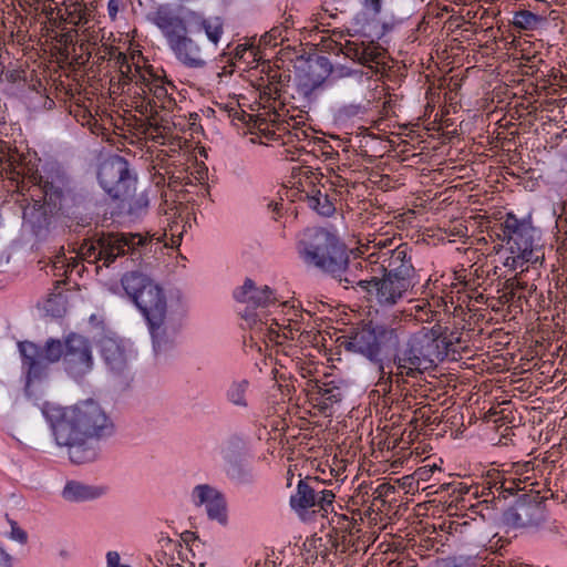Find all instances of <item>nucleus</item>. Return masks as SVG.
I'll list each match as a JSON object with an SVG mask.
<instances>
[{
	"label": "nucleus",
	"mask_w": 567,
	"mask_h": 567,
	"mask_svg": "<svg viewBox=\"0 0 567 567\" xmlns=\"http://www.w3.org/2000/svg\"><path fill=\"white\" fill-rule=\"evenodd\" d=\"M522 59L525 61L522 64H536V65H538V63L543 62L542 58L538 54H533L530 56L523 55Z\"/></svg>",
	"instance_id": "nucleus-47"
},
{
	"label": "nucleus",
	"mask_w": 567,
	"mask_h": 567,
	"mask_svg": "<svg viewBox=\"0 0 567 567\" xmlns=\"http://www.w3.org/2000/svg\"><path fill=\"white\" fill-rule=\"evenodd\" d=\"M507 520L517 527L536 525L543 517L537 503H519L507 513Z\"/></svg>",
	"instance_id": "nucleus-22"
},
{
	"label": "nucleus",
	"mask_w": 567,
	"mask_h": 567,
	"mask_svg": "<svg viewBox=\"0 0 567 567\" xmlns=\"http://www.w3.org/2000/svg\"><path fill=\"white\" fill-rule=\"evenodd\" d=\"M332 522H334L341 530L348 532L351 535L359 530L357 529V522L347 515L334 514Z\"/></svg>",
	"instance_id": "nucleus-40"
},
{
	"label": "nucleus",
	"mask_w": 567,
	"mask_h": 567,
	"mask_svg": "<svg viewBox=\"0 0 567 567\" xmlns=\"http://www.w3.org/2000/svg\"><path fill=\"white\" fill-rule=\"evenodd\" d=\"M154 239L133 233H106L85 239L79 249L81 257L91 264L102 262L109 267L117 257L128 255L133 261H141L143 255L151 251L148 246Z\"/></svg>",
	"instance_id": "nucleus-4"
},
{
	"label": "nucleus",
	"mask_w": 567,
	"mask_h": 567,
	"mask_svg": "<svg viewBox=\"0 0 567 567\" xmlns=\"http://www.w3.org/2000/svg\"><path fill=\"white\" fill-rule=\"evenodd\" d=\"M394 239H381L372 246L367 247L371 250L374 271L371 278L386 275L391 278L405 281L415 286L416 270L412 262L411 249L408 244H399L392 247Z\"/></svg>",
	"instance_id": "nucleus-9"
},
{
	"label": "nucleus",
	"mask_w": 567,
	"mask_h": 567,
	"mask_svg": "<svg viewBox=\"0 0 567 567\" xmlns=\"http://www.w3.org/2000/svg\"><path fill=\"white\" fill-rule=\"evenodd\" d=\"M122 286L147 319L154 346H159L166 338L167 303L163 289L140 272L125 275Z\"/></svg>",
	"instance_id": "nucleus-3"
},
{
	"label": "nucleus",
	"mask_w": 567,
	"mask_h": 567,
	"mask_svg": "<svg viewBox=\"0 0 567 567\" xmlns=\"http://www.w3.org/2000/svg\"><path fill=\"white\" fill-rule=\"evenodd\" d=\"M374 329L379 355H383V359L390 352L394 354L400 351L402 341L408 337V330L401 322L377 323Z\"/></svg>",
	"instance_id": "nucleus-19"
},
{
	"label": "nucleus",
	"mask_w": 567,
	"mask_h": 567,
	"mask_svg": "<svg viewBox=\"0 0 567 567\" xmlns=\"http://www.w3.org/2000/svg\"><path fill=\"white\" fill-rule=\"evenodd\" d=\"M333 499V492L323 488L318 477L307 476L299 481L296 494L290 497V505L296 512H306L315 507L327 511Z\"/></svg>",
	"instance_id": "nucleus-11"
},
{
	"label": "nucleus",
	"mask_w": 567,
	"mask_h": 567,
	"mask_svg": "<svg viewBox=\"0 0 567 567\" xmlns=\"http://www.w3.org/2000/svg\"><path fill=\"white\" fill-rule=\"evenodd\" d=\"M96 62L102 63L105 60H114L116 62V53H122L117 48L102 43L95 47L93 51Z\"/></svg>",
	"instance_id": "nucleus-39"
},
{
	"label": "nucleus",
	"mask_w": 567,
	"mask_h": 567,
	"mask_svg": "<svg viewBox=\"0 0 567 567\" xmlns=\"http://www.w3.org/2000/svg\"><path fill=\"white\" fill-rule=\"evenodd\" d=\"M501 227L502 235L498 236L506 244L507 255L503 262L506 268L524 271L528 264H535L543 257L536 239L537 231L529 221L507 214Z\"/></svg>",
	"instance_id": "nucleus-7"
},
{
	"label": "nucleus",
	"mask_w": 567,
	"mask_h": 567,
	"mask_svg": "<svg viewBox=\"0 0 567 567\" xmlns=\"http://www.w3.org/2000/svg\"><path fill=\"white\" fill-rule=\"evenodd\" d=\"M64 352L65 344H63L60 340H49L44 351L42 352V358L48 362H56L62 357L64 358Z\"/></svg>",
	"instance_id": "nucleus-35"
},
{
	"label": "nucleus",
	"mask_w": 567,
	"mask_h": 567,
	"mask_svg": "<svg viewBox=\"0 0 567 567\" xmlns=\"http://www.w3.org/2000/svg\"><path fill=\"white\" fill-rule=\"evenodd\" d=\"M100 348L102 357L111 369L121 370L124 368L126 362L125 353L118 341L113 338H103L100 341Z\"/></svg>",
	"instance_id": "nucleus-26"
},
{
	"label": "nucleus",
	"mask_w": 567,
	"mask_h": 567,
	"mask_svg": "<svg viewBox=\"0 0 567 567\" xmlns=\"http://www.w3.org/2000/svg\"><path fill=\"white\" fill-rule=\"evenodd\" d=\"M411 315L419 322H431L435 315V311L431 309V305L427 300H419L416 305L411 308Z\"/></svg>",
	"instance_id": "nucleus-36"
},
{
	"label": "nucleus",
	"mask_w": 567,
	"mask_h": 567,
	"mask_svg": "<svg viewBox=\"0 0 567 567\" xmlns=\"http://www.w3.org/2000/svg\"><path fill=\"white\" fill-rule=\"evenodd\" d=\"M388 52L378 42H364L360 64L373 70L375 73L385 69Z\"/></svg>",
	"instance_id": "nucleus-23"
},
{
	"label": "nucleus",
	"mask_w": 567,
	"mask_h": 567,
	"mask_svg": "<svg viewBox=\"0 0 567 567\" xmlns=\"http://www.w3.org/2000/svg\"><path fill=\"white\" fill-rule=\"evenodd\" d=\"M2 168L1 174L7 179L16 183L17 190L21 195L30 193L32 186L41 182V175L38 171L33 169L28 163L21 161L19 156H9L1 161Z\"/></svg>",
	"instance_id": "nucleus-15"
},
{
	"label": "nucleus",
	"mask_w": 567,
	"mask_h": 567,
	"mask_svg": "<svg viewBox=\"0 0 567 567\" xmlns=\"http://www.w3.org/2000/svg\"><path fill=\"white\" fill-rule=\"evenodd\" d=\"M268 208L271 209L274 213H279L280 208H281V203H278V202H270L268 204Z\"/></svg>",
	"instance_id": "nucleus-52"
},
{
	"label": "nucleus",
	"mask_w": 567,
	"mask_h": 567,
	"mask_svg": "<svg viewBox=\"0 0 567 567\" xmlns=\"http://www.w3.org/2000/svg\"><path fill=\"white\" fill-rule=\"evenodd\" d=\"M363 43L364 42L346 41L344 44H340V52L344 56H347L360 64V58L362 55Z\"/></svg>",
	"instance_id": "nucleus-38"
},
{
	"label": "nucleus",
	"mask_w": 567,
	"mask_h": 567,
	"mask_svg": "<svg viewBox=\"0 0 567 567\" xmlns=\"http://www.w3.org/2000/svg\"><path fill=\"white\" fill-rule=\"evenodd\" d=\"M133 78L132 83L140 87L143 95H147L148 84L152 82L151 79H157L158 76L152 70H143L141 66L135 65Z\"/></svg>",
	"instance_id": "nucleus-33"
},
{
	"label": "nucleus",
	"mask_w": 567,
	"mask_h": 567,
	"mask_svg": "<svg viewBox=\"0 0 567 567\" xmlns=\"http://www.w3.org/2000/svg\"><path fill=\"white\" fill-rule=\"evenodd\" d=\"M64 363L73 375H82L92 368V352L89 341L82 336L71 334L65 340Z\"/></svg>",
	"instance_id": "nucleus-14"
},
{
	"label": "nucleus",
	"mask_w": 567,
	"mask_h": 567,
	"mask_svg": "<svg viewBox=\"0 0 567 567\" xmlns=\"http://www.w3.org/2000/svg\"><path fill=\"white\" fill-rule=\"evenodd\" d=\"M107 8H109L110 16L115 17V14L117 12V4H116L115 0H110Z\"/></svg>",
	"instance_id": "nucleus-50"
},
{
	"label": "nucleus",
	"mask_w": 567,
	"mask_h": 567,
	"mask_svg": "<svg viewBox=\"0 0 567 567\" xmlns=\"http://www.w3.org/2000/svg\"><path fill=\"white\" fill-rule=\"evenodd\" d=\"M280 34H281V30H280L279 28H274V29H271V30L269 31V33H268V34H266V35L264 37V41H265L266 43H268V42L270 43V41H271V40H275V41H276V40L278 39V37H280Z\"/></svg>",
	"instance_id": "nucleus-44"
},
{
	"label": "nucleus",
	"mask_w": 567,
	"mask_h": 567,
	"mask_svg": "<svg viewBox=\"0 0 567 567\" xmlns=\"http://www.w3.org/2000/svg\"><path fill=\"white\" fill-rule=\"evenodd\" d=\"M44 413L55 443L69 449L70 460L75 464L93 461L95 451L90 442L110 435L113 431L110 416L92 399L70 406L48 405Z\"/></svg>",
	"instance_id": "nucleus-1"
},
{
	"label": "nucleus",
	"mask_w": 567,
	"mask_h": 567,
	"mask_svg": "<svg viewBox=\"0 0 567 567\" xmlns=\"http://www.w3.org/2000/svg\"><path fill=\"white\" fill-rule=\"evenodd\" d=\"M346 251L337 236L324 228L307 229L298 244V252L305 264L327 274L341 269Z\"/></svg>",
	"instance_id": "nucleus-8"
},
{
	"label": "nucleus",
	"mask_w": 567,
	"mask_h": 567,
	"mask_svg": "<svg viewBox=\"0 0 567 567\" xmlns=\"http://www.w3.org/2000/svg\"><path fill=\"white\" fill-rule=\"evenodd\" d=\"M371 256V250L368 251L367 257L349 259L348 252L346 251L344 264L338 272H329L334 278H338L340 282H344V288L353 287L354 285L361 287L364 291L368 290L369 285L373 281L372 271H374Z\"/></svg>",
	"instance_id": "nucleus-12"
},
{
	"label": "nucleus",
	"mask_w": 567,
	"mask_h": 567,
	"mask_svg": "<svg viewBox=\"0 0 567 567\" xmlns=\"http://www.w3.org/2000/svg\"><path fill=\"white\" fill-rule=\"evenodd\" d=\"M443 328L434 324L432 328H422L409 337L405 347L392 357L396 372H392V382L400 386L404 377L415 378L433 363V355L436 353V341L442 337Z\"/></svg>",
	"instance_id": "nucleus-6"
},
{
	"label": "nucleus",
	"mask_w": 567,
	"mask_h": 567,
	"mask_svg": "<svg viewBox=\"0 0 567 567\" xmlns=\"http://www.w3.org/2000/svg\"><path fill=\"white\" fill-rule=\"evenodd\" d=\"M0 567H11V557L0 548Z\"/></svg>",
	"instance_id": "nucleus-46"
},
{
	"label": "nucleus",
	"mask_w": 567,
	"mask_h": 567,
	"mask_svg": "<svg viewBox=\"0 0 567 567\" xmlns=\"http://www.w3.org/2000/svg\"><path fill=\"white\" fill-rule=\"evenodd\" d=\"M343 338L344 341L342 344L346 350L361 354L373 363L380 374L378 384L384 392L390 391L392 385V371H384L383 355H379V348L377 346L374 324L368 323L362 327L352 328Z\"/></svg>",
	"instance_id": "nucleus-10"
},
{
	"label": "nucleus",
	"mask_w": 567,
	"mask_h": 567,
	"mask_svg": "<svg viewBox=\"0 0 567 567\" xmlns=\"http://www.w3.org/2000/svg\"><path fill=\"white\" fill-rule=\"evenodd\" d=\"M524 69V73L526 75H534L536 72H538V65L536 64H520Z\"/></svg>",
	"instance_id": "nucleus-48"
},
{
	"label": "nucleus",
	"mask_w": 567,
	"mask_h": 567,
	"mask_svg": "<svg viewBox=\"0 0 567 567\" xmlns=\"http://www.w3.org/2000/svg\"><path fill=\"white\" fill-rule=\"evenodd\" d=\"M30 193L37 194L41 200L43 199V204L51 209V213H56L64 207V203L70 192L62 177L56 176L52 179H43L41 176V182L37 183L35 186H32Z\"/></svg>",
	"instance_id": "nucleus-16"
},
{
	"label": "nucleus",
	"mask_w": 567,
	"mask_h": 567,
	"mask_svg": "<svg viewBox=\"0 0 567 567\" xmlns=\"http://www.w3.org/2000/svg\"><path fill=\"white\" fill-rule=\"evenodd\" d=\"M309 401L315 406L326 410L334 403L341 401L342 393L340 388L328 383H320L318 380H307L303 386Z\"/></svg>",
	"instance_id": "nucleus-21"
},
{
	"label": "nucleus",
	"mask_w": 567,
	"mask_h": 567,
	"mask_svg": "<svg viewBox=\"0 0 567 567\" xmlns=\"http://www.w3.org/2000/svg\"><path fill=\"white\" fill-rule=\"evenodd\" d=\"M247 50H248V49H247V47H245V45H241V44H240V45H237V48H236V53H235L236 58H238V59H243V58H244V53H245Z\"/></svg>",
	"instance_id": "nucleus-51"
},
{
	"label": "nucleus",
	"mask_w": 567,
	"mask_h": 567,
	"mask_svg": "<svg viewBox=\"0 0 567 567\" xmlns=\"http://www.w3.org/2000/svg\"><path fill=\"white\" fill-rule=\"evenodd\" d=\"M341 0H324L323 3H322V8L324 9V11L327 12H331L332 10H339V2Z\"/></svg>",
	"instance_id": "nucleus-43"
},
{
	"label": "nucleus",
	"mask_w": 567,
	"mask_h": 567,
	"mask_svg": "<svg viewBox=\"0 0 567 567\" xmlns=\"http://www.w3.org/2000/svg\"><path fill=\"white\" fill-rule=\"evenodd\" d=\"M284 337H285V338H291V339H292V338H293V337H292V329L290 328V329L288 330V333H287L286 331H284Z\"/></svg>",
	"instance_id": "nucleus-56"
},
{
	"label": "nucleus",
	"mask_w": 567,
	"mask_h": 567,
	"mask_svg": "<svg viewBox=\"0 0 567 567\" xmlns=\"http://www.w3.org/2000/svg\"><path fill=\"white\" fill-rule=\"evenodd\" d=\"M150 128L155 132V133H161V125L158 124H153V123H150Z\"/></svg>",
	"instance_id": "nucleus-54"
},
{
	"label": "nucleus",
	"mask_w": 567,
	"mask_h": 567,
	"mask_svg": "<svg viewBox=\"0 0 567 567\" xmlns=\"http://www.w3.org/2000/svg\"><path fill=\"white\" fill-rule=\"evenodd\" d=\"M505 491L513 493L515 489H519V485L515 483V481H504L503 485Z\"/></svg>",
	"instance_id": "nucleus-49"
},
{
	"label": "nucleus",
	"mask_w": 567,
	"mask_h": 567,
	"mask_svg": "<svg viewBox=\"0 0 567 567\" xmlns=\"http://www.w3.org/2000/svg\"><path fill=\"white\" fill-rule=\"evenodd\" d=\"M413 287L405 281L381 275L370 282L367 292L380 307L390 308L403 299Z\"/></svg>",
	"instance_id": "nucleus-13"
},
{
	"label": "nucleus",
	"mask_w": 567,
	"mask_h": 567,
	"mask_svg": "<svg viewBox=\"0 0 567 567\" xmlns=\"http://www.w3.org/2000/svg\"><path fill=\"white\" fill-rule=\"evenodd\" d=\"M9 524L11 526V538L19 542L20 544L27 543L28 535L21 527L18 526L17 522L9 519Z\"/></svg>",
	"instance_id": "nucleus-41"
},
{
	"label": "nucleus",
	"mask_w": 567,
	"mask_h": 567,
	"mask_svg": "<svg viewBox=\"0 0 567 567\" xmlns=\"http://www.w3.org/2000/svg\"><path fill=\"white\" fill-rule=\"evenodd\" d=\"M317 62L322 69L328 71V80L330 82H337L347 78L352 79L358 83L362 81L363 72L361 70L352 69L343 64L333 65L326 56H319Z\"/></svg>",
	"instance_id": "nucleus-25"
},
{
	"label": "nucleus",
	"mask_w": 567,
	"mask_h": 567,
	"mask_svg": "<svg viewBox=\"0 0 567 567\" xmlns=\"http://www.w3.org/2000/svg\"><path fill=\"white\" fill-rule=\"evenodd\" d=\"M516 467H517L516 473L522 474L523 473V468H526V471L528 470L529 463H526L524 465H517Z\"/></svg>",
	"instance_id": "nucleus-55"
},
{
	"label": "nucleus",
	"mask_w": 567,
	"mask_h": 567,
	"mask_svg": "<svg viewBox=\"0 0 567 567\" xmlns=\"http://www.w3.org/2000/svg\"><path fill=\"white\" fill-rule=\"evenodd\" d=\"M97 178L103 189L121 202V209L135 215L147 207V196L144 192H137V181L131 175L128 163L122 156L115 155L103 161Z\"/></svg>",
	"instance_id": "nucleus-5"
},
{
	"label": "nucleus",
	"mask_w": 567,
	"mask_h": 567,
	"mask_svg": "<svg viewBox=\"0 0 567 567\" xmlns=\"http://www.w3.org/2000/svg\"><path fill=\"white\" fill-rule=\"evenodd\" d=\"M234 297L251 308L267 307L276 301L274 291L268 286L257 287L249 278L234 292Z\"/></svg>",
	"instance_id": "nucleus-20"
},
{
	"label": "nucleus",
	"mask_w": 567,
	"mask_h": 567,
	"mask_svg": "<svg viewBox=\"0 0 567 567\" xmlns=\"http://www.w3.org/2000/svg\"><path fill=\"white\" fill-rule=\"evenodd\" d=\"M195 504L205 505L210 519L224 524L227 519L226 501L220 492L209 485H197L194 489Z\"/></svg>",
	"instance_id": "nucleus-18"
},
{
	"label": "nucleus",
	"mask_w": 567,
	"mask_h": 567,
	"mask_svg": "<svg viewBox=\"0 0 567 567\" xmlns=\"http://www.w3.org/2000/svg\"><path fill=\"white\" fill-rule=\"evenodd\" d=\"M103 494V488L82 484L80 482H68L63 488L64 499L70 502H83L94 499Z\"/></svg>",
	"instance_id": "nucleus-27"
},
{
	"label": "nucleus",
	"mask_w": 567,
	"mask_h": 567,
	"mask_svg": "<svg viewBox=\"0 0 567 567\" xmlns=\"http://www.w3.org/2000/svg\"><path fill=\"white\" fill-rule=\"evenodd\" d=\"M307 204L322 216H331L336 209L329 196L320 190H316L312 195H307Z\"/></svg>",
	"instance_id": "nucleus-30"
},
{
	"label": "nucleus",
	"mask_w": 567,
	"mask_h": 567,
	"mask_svg": "<svg viewBox=\"0 0 567 567\" xmlns=\"http://www.w3.org/2000/svg\"><path fill=\"white\" fill-rule=\"evenodd\" d=\"M78 35H79L78 30H71L70 32L62 34V38L60 41L63 42L64 44L73 43L74 37H78Z\"/></svg>",
	"instance_id": "nucleus-45"
},
{
	"label": "nucleus",
	"mask_w": 567,
	"mask_h": 567,
	"mask_svg": "<svg viewBox=\"0 0 567 567\" xmlns=\"http://www.w3.org/2000/svg\"><path fill=\"white\" fill-rule=\"evenodd\" d=\"M151 81L153 82H150L147 91V94H152L153 96L152 101L148 102L151 112L156 107L171 109L175 103L169 96L166 85L168 84L171 87H174V85L171 82H165L161 76L151 79Z\"/></svg>",
	"instance_id": "nucleus-24"
},
{
	"label": "nucleus",
	"mask_w": 567,
	"mask_h": 567,
	"mask_svg": "<svg viewBox=\"0 0 567 567\" xmlns=\"http://www.w3.org/2000/svg\"><path fill=\"white\" fill-rule=\"evenodd\" d=\"M443 567H461V566H458V565H456V564H446V565H444Z\"/></svg>",
	"instance_id": "nucleus-58"
},
{
	"label": "nucleus",
	"mask_w": 567,
	"mask_h": 567,
	"mask_svg": "<svg viewBox=\"0 0 567 567\" xmlns=\"http://www.w3.org/2000/svg\"><path fill=\"white\" fill-rule=\"evenodd\" d=\"M115 65L117 66L120 75H121L120 82L123 85L131 84L132 80H134V78H133L134 68L130 63L125 53H116Z\"/></svg>",
	"instance_id": "nucleus-32"
},
{
	"label": "nucleus",
	"mask_w": 567,
	"mask_h": 567,
	"mask_svg": "<svg viewBox=\"0 0 567 567\" xmlns=\"http://www.w3.org/2000/svg\"><path fill=\"white\" fill-rule=\"evenodd\" d=\"M154 23L162 31L176 60L188 69H204L215 55L224 33L219 18L197 17L192 22L164 8L156 11Z\"/></svg>",
	"instance_id": "nucleus-2"
},
{
	"label": "nucleus",
	"mask_w": 567,
	"mask_h": 567,
	"mask_svg": "<svg viewBox=\"0 0 567 567\" xmlns=\"http://www.w3.org/2000/svg\"><path fill=\"white\" fill-rule=\"evenodd\" d=\"M19 350L23 359V364L28 367L29 373L35 371L42 364V351L38 346L29 341L19 342Z\"/></svg>",
	"instance_id": "nucleus-28"
},
{
	"label": "nucleus",
	"mask_w": 567,
	"mask_h": 567,
	"mask_svg": "<svg viewBox=\"0 0 567 567\" xmlns=\"http://www.w3.org/2000/svg\"><path fill=\"white\" fill-rule=\"evenodd\" d=\"M247 381L234 382L227 392L229 400L236 405H246L245 393L247 390Z\"/></svg>",
	"instance_id": "nucleus-37"
},
{
	"label": "nucleus",
	"mask_w": 567,
	"mask_h": 567,
	"mask_svg": "<svg viewBox=\"0 0 567 567\" xmlns=\"http://www.w3.org/2000/svg\"><path fill=\"white\" fill-rule=\"evenodd\" d=\"M81 49L85 51L89 55L93 54L95 47L99 45V42L102 40L99 35V31L91 29L90 27L83 28L81 33Z\"/></svg>",
	"instance_id": "nucleus-31"
},
{
	"label": "nucleus",
	"mask_w": 567,
	"mask_h": 567,
	"mask_svg": "<svg viewBox=\"0 0 567 567\" xmlns=\"http://www.w3.org/2000/svg\"><path fill=\"white\" fill-rule=\"evenodd\" d=\"M255 567H275V561L274 560H265V561H257Z\"/></svg>",
	"instance_id": "nucleus-53"
},
{
	"label": "nucleus",
	"mask_w": 567,
	"mask_h": 567,
	"mask_svg": "<svg viewBox=\"0 0 567 567\" xmlns=\"http://www.w3.org/2000/svg\"><path fill=\"white\" fill-rule=\"evenodd\" d=\"M178 244V239H175V236L172 235V245Z\"/></svg>",
	"instance_id": "nucleus-57"
},
{
	"label": "nucleus",
	"mask_w": 567,
	"mask_h": 567,
	"mask_svg": "<svg viewBox=\"0 0 567 567\" xmlns=\"http://www.w3.org/2000/svg\"><path fill=\"white\" fill-rule=\"evenodd\" d=\"M546 22L544 17L537 16L528 10H520L515 12L513 18V25L520 30H536Z\"/></svg>",
	"instance_id": "nucleus-29"
},
{
	"label": "nucleus",
	"mask_w": 567,
	"mask_h": 567,
	"mask_svg": "<svg viewBox=\"0 0 567 567\" xmlns=\"http://www.w3.org/2000/svg\"><path fill=\"white\" fill-rule=\"evenodd\" d=\"M361 3L373 16L380 14L382 10V0H362Z\"/></svg>",
	"instance_id": "nucleus-42"
},
{
	"label": "nucleus",
	"mask_w": 567,
	"mask_h": 567,
	"mask_svg": "<svg viewBox=\"0 0 567 567\" xmlns=\"http://www.w3.org/2000/svg\"><path fill=\"white\" fill-rule=\"evenodd\" d=\"M37 194L30 193V199L23 198L21 207L23 209L22 218L23 225L29 227L37 236L45 233L52 221V217L55 213H51V209L41 202V199H34Z\"/></svg>",
	"instance_id": "nucleus-17"
},
{
	"label": "nucleus",
	"mask_w": 567,
	"mask_h": 567,
	"mask_svg": "<svg viewBox=\"0 0 567 567\" xmlns=\"http://www.w3.org/2000/svg\"><path fill=\"white\" fill-rule=\"evenodd\" d=\"M65 11L66 16L63 17L65 22L78 27H83L87 23L86 9L81 4H72Z\"/></svg>",
	"instance_id": "nucleus-34"
}]
</instances>
